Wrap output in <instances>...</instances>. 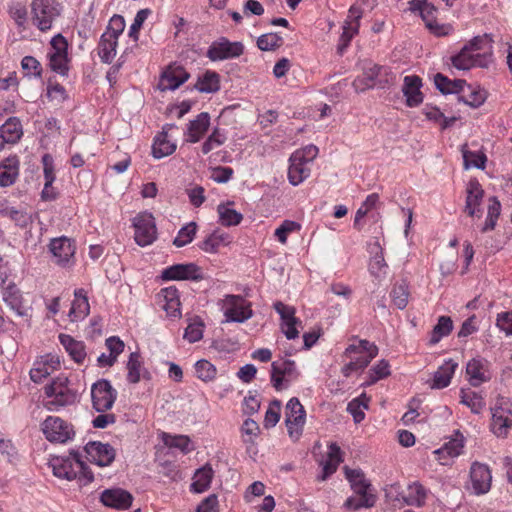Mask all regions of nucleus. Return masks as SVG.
Wrapping results in <instances>:
<instances>
[{"label":"nucleus","instance_id":"f257e3e1","mask_svg":"<svg viewBox=\"0 0 512 512\" xmlns=\"http://www.w3.org/2000/svg\"><path fill=\"white\" fill-rule=\"evenodd\" d=\"M345 475L356 494V496L349 497L346 500L345 506L352 510L372 507L375 503V497L369 493L371 484L362 470L345 467Z\"/></svg>","mask_w":512,"mask_h":512},{"label":"nucleus","instance_id":"f03ea898","mask_svg":"<svg viewBox=\"0 0 512 512\" xmlns=\"http://www.w3.org/2000/svg\"><path fill=\"white\" fill-rule=\"evenodd\" d=\"M378 354V348L368 340H358L345 349L344 355L350 361L342 367V373L349 377L352 372L365 369Z\"/></svg>","mask_w":512,"mask_h":512},{"label":"nucleus","instance_id":"7ed1b4c3","mask_svg":"<svg viewBox=\"0 0 512 512\" xmlns=\"http://www.w3.org/2000/svg\"><path fill=\"white\" fill-rule=\"evenodd\" d=\"M45 395L48 400L45 407L50 411H57L62 407L76 402L77 394L69 386L68 378L58 376L49 385L45 386Z\"/></svg>","mask_w":512,"mask_h":512},{"label":"nucleus","instance_id":"20e7f679","mask_svg":"<svg viewBox=\"0 0 512 512\" xmlns=\"http://www.w3.org/2000/svg\"><path fill=\"white\" fill-rule=\"evenodd\" d=\"M480 43H482V39L475 37L465 45L457 55L451 58L453 67L458 70H469L475 66L487 67L491 59L488 54L479 52Z\"/></svg>","mask_w":512,"mask_h":512},{"label":"nucleus","instance_id":"39448f33","mask_svg":"<svg viewBox=\"0 0 512 512\" xmlns=\"http://www.w3.org/2000/svg\"><path fill=\"white\" fill-rule=\"evenodd\" d=\"M61 10V4L56 0H33L31 3L33 24L41 31H48L60 16Z\"/></svg>","mask_w":512,"mask_h":512},{"label":"nucleus","instance_id":"423d86ee","mask_svg":"<svg viewBox=\"0 0 512 512\" xmlns=\"http://www.w3.org/2000/svg\"><path fill=\"white\" fill-rule=\"evenodd\" d=\"M491 410L493 433L498 437L506 436L512 428V402L506 397H498Z\"/></svg>","mask_w":512,"mask_h":512},{"label":"nucleus","instance_id":"0eeeda50","mask_svg":"<svg viewBox=\"0 0 512 512\" xmlns=\"http://www.w3.org/2000/svg\"><path fill=\"white\" fill-rule=\"evenodd\" d=\"M306 422V412L298 398H291L285 408V424L289 437L297 441L303 432Z\"/></svg>","mask_w":512,"mask_h":512},{"label":"nucleus","instance_id":"6e6552de","mask_svg":"<svg viewBox=\"0 0 512 512\" xmlns=\"http://www.w3.org/2000/svg\"><path fill=\"white\" fill-rule=\"evenodd\" d=\"M410 10L418 13L426 27L437 36L447 35L451 30V26L437 23V9L428 0H411Z\"/></svg>","mask_w":512,"mask_h":512},{"label":"nucleus","instance_id":"1a4fd4ad","mask_svg":"<svg viewBox=\"0 0 512 512\" xmlns=\"http://www.w3.org/2000/svg\"><path fill=\"white\" fill-rule=\"evenodd\" d=\"M41 430L50 442L65 443L75 434L73 426L58 416H48L41 423Z\"/></svg>","mask_w":512,"mask_h":512},{"label":"nucleus","instance_id":"9d476101","mask_svg":"<svg viewBox=\"0 0 512 512\" xmlns=\"http://www.w3.org/2000/svg\"><path fill=\"white\" fill-rule=\"evenodd\" d=\"M225 322L243 323L253 316L251 303L239 295H227L224 299Z\"/></svg>","mask_w":512,"mask_h":512},{"label":"nucleus","instance_id":"9b49d317","mask_svg":"<svg viewBox=\"0 0 512 512\" xmlns=\"http://www.w3.org/2000/svg\"><path fill=\"white\" fill-rule=\"evenodd\" d=\"M133 227L134 240L139 246L151 245L157 239V229L152 214L147 212L138 214L133 219Z\"/></svg>","mask_w":512,"mask_h":512},{"label":"nucleus","instance_id":"f8f14e48","mask_svg":"<svg viewBox=\"0 0 512 512\" xmlns=\"http://www.w3.org/2000/svg\"><path fill=\"white\" fill-rule=\"evenodd\" d=\"M244 52V45L241 42H231L221 37L211 43L206 56L211 61H223L240 57Z\"/></svg>","mask_w":512,"mask_h":512},{"label":"nucleus","instance_id":"ddd939ff","mask_svg":"<svg viewBox=\"0 0 512 512\" xmlns=\"http://www.w3.org/2000/svg\"><path fill=\"white\" fill-rule=\"evenodd\" d=\"M117 392L108 380L102 379L91 387L93 407L98 412H104L112 408L116 400Z\"/></svg>","mask_w":512,"mask_h":512},{"label":"nucleus","instance_id":"4468645a","mask_svg":"<svg viewBox=\"0 0 512 512\" xmlns=\"http://www.w3.org/2000/svg\"><path fill=\"white\" fill-rule=\"evenodd\" d=\"M50 465L56 477L70 481L77 478V468L82 467V461L77 452H72L69 457L53 458Z\"/></svg>","mask_w":512,"mask_h":512},{"label":"nucleus","instance_id":"2eb2a0df","mask_svg":"<svg viewBox=\"0 0 512 512\" xmlns=\"http://www.w3.org/2000/svg\"><path fill=\"white\" fill-rule=\"evenodd\" d=\"M85 452L87 459L100 467L109 466L116 456V451L110 444L98 441L88 442Z\"/></svg>","mask_w":512,"mask_h":512},{"label":"nucleus","instance_id":"dca6fc26","mask_svg":"<svg viewBox=\"0 0 512 512\" xmlns=\"http://www.w3.org/2000/svg\"><path fill=\"white\" fill-rule=\"evenodd\" d=\"M60 366L59 356L46 354L39 357L30 370V378L35 383L42 382L46 377L56 371Z\"/></svg>","mask_w":512,"mask_h":512},{"label":"nucleus","instance_id":"f3484780","mask_svg":"<svg viewBox=\"0 0 512 512\" xmlns=\"http://www.w3.org/2000/svg\"><path fill=\"white\" fill-rule=\"evenodd\" d=\"M296 364L292 360L280 359L271 364V382L276 390L283 388V381L296 378Z\"/></svg>","mask_w":512,"mask_h":512},{"label":"nucleus","instance_id":"a211bd4d","mask_svg":"<svg viewBox=\"0 0 512 512\" xmlns=\"http://www.w3.org/2000/svg\"><path fill=\"white\" fill-rule=\"evenodd\" d=\"M470 478L475 494H485L490 490L492 476L491 471L487 465L479 462L472 463L470 469Z\"/></svg>","mask_w":512,"mask_h":512},{"label":"nucleus","instance_id":"6ab92c4d","mask_svg":"<svg viewBox=\"0 0 512 512\" xmlns=\"http://www.w3.org/2000/svg\"><path fill=\"white\" fill-rule=\"evenodd\" d=\"M484 197V190L477 179H471L466 187V201L464 211L470 217L481 216V203Z\"/></svg>","mask_w":512,"mask_h":512},{"label":"nucleus","instance_id":"aec40b11","mask_svg":"<svg viewBox=\"0 0 512 512\" xmlns=\"http://www.w3.org/2000/svg\"><path fill=\"white\" fill-rule=\"evenodd\" d=\"M276 312L280 315L282 320V331L287 339H295L298 337L299 332L296 328V324L299 322L295 317L296 310L292 306L285 305L284 303L277 301L273 305Z\"/></svg>","mask_w":512,"mask_h":512},{"label":"nucleus","instance_id":"412c9836","mask_svg":"<svg viewBox=\"0 0 512 512\" xmlns=\"http://www.w3.org/2000/svg\"><path fill=\"white\" fill-rule=\"evenodd\" d=\"M189 73L182 66H169L162 74L158 88L161 91L175 90L189 79Z\"/></svg>","mask_w":512,"mask_h":512},{"label":"nucleus","instance_id":"4be33fe9","mask_svg":"<svg viewBox=\"0 0 512 512\" xmlns=\"http://www.w3.org/2000/svg\"><path fill=\"white\" fill-rule=\"evenodd\" d=\"M164 280H199L200 269L193 263L175 264L162 271Z\"/></svg>","mask_w":512,"mask_h":512},{"label":"nucleus","instance_id":"5701e85b","mask_svg":"<svg viewBox=\"0 0 512 512\" xmlns=\"http://www.w3.org/2000/svg\"><path fill=\"white\" fill-rule=\"evenodd\" d=\"M361 17L362 10L356 6H351L348 11L347 19L343 25V32L340 36L339 50L341 52L349 45L351 39L358 33Z\"/></svg>","mask_w":512,"mask_h":512},{"label":"nucleus","instance_id":"b1692460","mask_svg":"<svg viewBox=\"0 0 512 512\" xmlns=\"http://www.w3.org/2000/svg\"><path fill=\"white\" fill-rule=\"evenodd\" d=\"M157 303L168 316L179 317L181 315L179 292L176 287L169 286L161 289L157 295Z\"/></svg>","mask_w":512,"mask_h":512},{"label":"nucleus","instance_id":"393cba45","mask_svg":"<svg viewBox=\"0 0 512 512\" xmlns=\"http://www.w3.org/2000/svg\"><path fill=\"white\" fill-rule=\"evenodd\" d=\"M49 247L55 261L60 265L69 263L75 254V246L67 237L53 239Z\"/></svg>","mask_w":512,"mask_h":512},{"label":"nucleus","instance_id":"a878e982","mask_svg":"<svg viewBox=\"0 0 512 512\" xmlns=\"http://www.w3.org/2000/svg\"><path fill=\"white\" fill-rule=\"evenodd\" d=\"M100 499L105 506L125 510L131 506L133 497L123 489H107L102 492Z\"/></svg>","mask_w":512,"mask_h":512},{"label":"nucleus","instance_id":"bb28decb","mask_svg":"<svg viewBox=\"0 0 512 512\" xmlns=\"http://www.w3.org/2000/svg\"><path fill=\"white\" fill-rule=\"evenodd\" d=\"M464 448V437L457 431L455 436L446 442L441 448L434 451L437 459L442 465L448 464L449 458L458 457Z\"/></svg>","mask_w":512,"mask_h":512},{"label":"nucleus","instance_id":"cd10ccee","mask_svg":"<svg viewBox=\"0 0 512 512\" xmlns=\"http://www.w3.org/2000/svg\"><path fill=\"white\" fill-rule=\"evenodd\" d=\"M422 80L419 76L408 75L404 77L402 92L406 97V104L409 107H416L423 102V94L420 91Z\"/></svg>","mask_w":512,"mask_h":512},{"label":"nucleus","instance_id":"c85d7f7f","mask_svg":"<svg viewBox=\"0 0 512 512\" xmlns=\"http://www.w3.org/2000/svg\"><path fill=\"white\" fill-rule=\"evenodd\" d=\"M23 135V129L20 120L17 117H10L0 127V151L5 144L17 143Z\"/></svg>","mask_w":512,"mask_h":512},{"label":"nucleus","instance_id":"c756f323","mask_svg":"<svg viewBox=\"0 0 512 512\" xmlns=\"http://www.w3.org/2000/svg\"><path fill=\"white\" fill-rule=\"evenodd\" d=\"M487 364V361L481 358H474L467 363L466 373L472 386L477 387L490 379Z\"/></svg>","mask_w":512,"mask_h":512},{"label":"nucleus","instance_id":"7c9ffc66","mask_svg":"<svg viewBox=\"0 0 512 512\" xmlns=\"http://www.w3.org/2000/svg\"><path fill=\"white\" fill-rule=\"evenodd\" d=\"M90 311L87 293L84 289L74 291V300L69 311V317L72 322L84 319Z\"/></svg>","mask_w":512,"mask_h":512},{"label":"nucleus","instance_id":"2f4dec72","mask_svg":"<svg viewBox=\"0 0 512 512\" xmlns=\"http://www.w3.org/2000/svg\"><path fill=\"white\" fill-rule=\"evenodd\" d=\"M210 125V115L207 112H202L197 117L189 122L187 128L188 141L191 143L198 142L203 135L207 132Z\"/></svg>","mask_w":512,"mask_h":512},{"label":"nucleus","instance_id":"473e14b6","mask_svg":"<svg viewBox=\"0 0 512 512\" xmlns=\"http://www.w3.org/2000/svg\"><path fill=\"white\" fill-rule=\"evenodd\" d=\"M60 343L64 346L70 357L78 364H82L87 356L85 345L82 341H77L70 335L60 334Z\"/></svg>","mask_w":512,"mask_h":512},{"label":"nucleus","instance_id":"72a5a7b5","mask_svg":"<svg viewBox=\"0 0 512 512\" xmlns=\"http://www.w3.org/2000/svg\"><path fill=\"white\" fill-rule=\"evenodd\" d=\"M434 83L437 89L443 94H462L466 87V81L462 79L450 80L441 73L434 76Z\"/></svg>","mask_w":512,"mask_h":512},{"label":"nucleus","instance_id":"f704fd0d","mask_svg":"<svg viewBox=\"0 0 512 512\" xmlns=\"http://www.w3.org/2000/svg\"><path fill=\"white\" fill-rule=\"evenodd\" d=\"M289 161L288 180L291 185L297 186L310 176L311 170L307 163L296 160L293 156L290 157Z\"/></svg>","mask_w":512,"mask_h":512},{"label":"nucleus","instance_id":"c9c22d12","mask_svg":"<svg viewBox=\"0 0 512 512\" xmlns=\"http://www.w3.org/2000/svg\"><path fill=\"white\" fill-rule=\"evenodd\" d=\"M458 364L449 359L441 365L434 374L432 388L442 389L447 387L455 373Z\"/></svg>","mask_w":512,"mask_h":512},{"label":"nucleus","instance_id":"e433bc0d","mask_svg":"<svg viewBox=\"0 0 512 512\" xmlns=\"http://www.w3.org/2000/svg\"><path fill=\"white\" fill-rule=\"evenodd\" d=\"M118 40L109 33H103L98 43V55L102 62L110 64L116 56Z\"/></svg>","mask_w":512,"mask_h":512},{"label":"nucleus","instance_id":"4c0bfd02","mask_svg":"<svg viewBox=\"0 0 512 512\" xmlns=\"http://www.w3.org/2000/svg\"><path fill=\"white\" fill-rule=\"evenodd\" d=\"M4 302L16 312L19 316L26 315V309L23 304V299L20 290L16 285H8L3 293Z\"/></svg>","mask_w":512,"mask_h":512},{"label":"nucleus","instance_id":"58836bf2","mask_svg":"<svg viewBox=\"0 0 512 512\" xmlns=\"http://www.w3.org/2000/svg\"><path fill=\"white\" fill-rule=\"evenodd\" d=\"M195 89L201 93H215L220 89V76L214 71H206L198 77Z\"/></svg>","mask_w":512,"mask_h":512},{"label":"nucleus","instance_id":"ea45409f","mask_svg":"<svg viewBox=\"0 0 512 512\" xmlns=\"http://www.w3.org/2000/svg\"><path fill=\"white\" fill-rule=\"evenodd\" d=\"M402 499L406 505L421 507L426 500V490L420 483L415 482L408 486Z\"/></svg>","mask_w":512,"mask_h":512},{"label":"nucleus","instance_id":"a19ab883","mask_svg":"<svg viewBox=\"0 0 512 512\" xmlns=\"http://www.w3.org/2000/svg\"><path fill=\"white\" fill-rule=\"evenodd\" d=\"M382 71L386 72V69L382 66L372 64L369 67L365 68L363 75L367 82L365 85H362V80H354L352 85L358 92H363L369 88L374 87L375 79L381 74Z\"/></svg>","mask_w":512,"mask_h":512},{"label":"nucleus","instance_id":"79ce46f5","mask_svg":"<svg viewBox=\"0 0 512 512\" xmlns=\"http://www.w3.org/2000/svg\"><path fill=\"white\" fill-rule=\"evenodd\" d=\"M18 175V162L15 159H7L0 165V186L12 185Z\"/></svg>","mask_w":512,"mask_h":512},{"label":"nucleus","instance_id":"37998d69","mask_svg":"<svg viewBox=\"0 0 512 512\" xmlns=\"http://www.w3.org/2000/svg\"><path fill=\"white\" fill-rule=\"evenodd\" d=\"M213 478V470L210 466H204L198 469L194 475V481L191 484V489L194 492L201 493L207 490Z\"/></svg>","mask_w":512,"mask_h":512},{"label":"nucleus","instance_id":"c03bdc74","mask_svg":"<svg viewBox=\"0 0 512 512\" xmlns=\"http://www.w3.org/2000/svg\"><path fill=\"white\" fill-rule=\"evenodd\" d=\"M0 214L12 220L17 226L26 228L32 223V217L23 209H16L15 207L6 206L0 210Z\"/></svg>","mask_w":512,"mask_h":512},{"label":"nucleus","instance_id":"a18cd8bd","mask_svg":"<svg viewBox=\"0 0 512 512\" xmlns=\"http://www.w3.org/2000/svg\"><path fill=\"white\" fill-rule=\"evenodd\" d=\"M453 329V321L449 316H440L437 324L434 326L430 344H437L443 337L448 336Z\"/></svg>","mask_w":512,"mask_h":512},{"label":"nucleus","instance_id":"49530a36","mask_svg":"<svg viewBox=\"0 0 512 512\" xmlns=\"http://www.w3.org/2000/svg\"><path fill=\"white\" fill-rule=\"evenodd\" d=\"M460 398V403L469 407L475 414L480 413L485 406L482 396L475 391L461 389Z\"/></svg>","mask_w":512,"mask_h":512},{"label":"nucleus","instance_id":"de8ad7c7","mask_svg":"<svg viewBox=\"0 0 512 512\" xmlns=\"http://www.w3.org/2000/svg\"><path fill=\"white\" fill-rule=\"evenodd\" d=\"M501 212V204L496 197H491L489 199L487 217L484 225L481 228L482 233H486L495 228L497 220L500 216Z\"/></svg>","mask_w":512,"mask_h":512},{"label":"nucleus","instance_id":"09e8293b","mask_svg":"<svg viewBox=\"0 0 512 512\" xmlns=\"http://www.w3.org/2000/svg\"><path fill=\"white\" fill-rule=\"evenodd\" d=\"M167 134L163 133L158 136L152 146V154L156 159H161L163 157L171 155L175 149L176 145L169 140L166 139Z\"/></svg>","mask_w":512,"mask_h":512},{"label":"nucleus","instance_id":"8fccbe9b","mask_svg":"<svg viewBox=\"0 0 512 512\" xmlns=\"http://www.w3.org/2000/svg\"><path fill=\"white\" fill-rule=\"evenodd\" d=\"M463 163L465 169L478 168L484 169L487 157L482 152H474L466 149V145L462 148Z\"/></svg>","mask_w":512,"mask_h":512},{"label":"nucleus","instance_id":"3c124183","mask_svg":"<svg viewBox=\"0 0 512 512\" xmlns=\"http://www.w3.org/2000/svg\"><path fill=\"white\" fill-rule=\"evenodd\" d=\"M217 211L219 214V220L221 224L227 227L236 226L243 219L241 213L237 212L236 210L230 208L228 205L225 204L218 205Z\"/></svg>","mask_w":512,"mask_h":512},{"label":"nucleus","instance_id":"603ef678","mask_svg":"<svg viewBox=\"0 0 512 512\" xmlns=\"http://www.w3.org/2000/svg\"><path fill=\"white\" fill-rule=\"evenodd\" d=\"M409 289H408V284L404 281H402L401 283H398V284H395L392 291H391V299H392V302L393 304L398 308V309H404L407 304H408V300H409Z\"/></svg>","mask_w":512,"mask_h":512},{"label":"nucleus","instance_id":"864d4df0","mask_svg":"<svg viewBox=\"0 0 512 512\" xmlns=\"http://www.w3.org/2000/svg\"><path fill=\"white\" fill-rule=\"evenodd\" d=\"M485 98L486 96L484 91L476 90L467 84L464 88V93L458 97L460 101H463L471 107H479L485 101Z\"/></svg>","mask_w":512,"mask_h":512},{"label":"nucleus","instance_id":"5fc2aeb1","mask_svg":"<svg viewBox=\"0 0 512 512\" xmlns=\"http://www.w3.org/2000/svg\"><path fill=\"white\" fill-rule=\"evenodd\" d=\"M195 373L200 380L210 382L216 378L217 369L208 360L201 359L195 364Z\"/></svg>","mask_w":512,"mask_h":512},{"label":"nucleus","instance_id":"6e6d98bb","mask_svg":"<svg viewBox=\"0 0 512 512\" xmlns=\"http://www.w3.org/2000/svg\"><path fill=\"white\" fill-rule=\"evenodd\" d=\"M163 441L166 446L171 448H177L183 453H189L193 448L191 446V441L188 436L185 435H169L164 434Z\"/></svg>","mask_w":512,"mask_h":512},{"label":"nucleus","instance_id":"4d7b16f0","mask_svg":"<svg viewBox=\"0 0 512 512\" xmlns=\"http://www.w3.org/2000/svg\"><path fill=\"white\" fill-rule=\"evenodd\" d=\"M140 358L141 357L137 352H133L129 356V360L127 363V370H128L127 380L130 383L135 384L140 381L141 368H142V363H141Z\"/></svg>","mask_w":512,"mask_h":512},{"label":"nucleus","instance_id":"13d9d810","mask_svg":"<svg viewBox=\"0 0 512 512\" xmlns=\"http://www.w3.org/2000/svg\"><path fill=\"white\" fill-rule=\"evenodd\" d=\"M283 43V38L277 33H266L258 37L257 46L262 51H271L280 47Z\"/></svg>","mask_w":512,"mask_h":512},{"label":"nucleus","instance_id":"bf43d9fd","mask_svg":"<svg viewBox=\"0 0 512 512\" xmlns=\"http://www.w3.org/2000/svg\"><path fill=\"white\" fill-rule=\"evenodd\" d=\"M196 230L197 225L195 222H190L182 227L173 241L174 245L177 247H183L192 242L195 237Z\"/></svg>","mask_w":512,"mask_h":512},{"label":"nucleus","instance_id":"052dcab7","mask_svg":"<svg viewBox=\"0 0 512 512\" xmlns=\"http://www.w3.org/2000/svg\"><path fill=\"white\" fill-rule=\"evenodd\" d=\"M226 136L220 129L215 128L210 136L206 139V141L202 145V153L208 154L211 151L217 149L222 146L226 141Z\"/></svg>","mask_w":512,"mask_h":512},{"label":"nucleus","instance_id":"680f3d73","mask_svg":"<svg viewBox=\"0 0 512 512\" xmlns=\"http://www.w3.org/2000/svg\"><path fill=\"white\" fill-rule=\"evenodd\" d=\"M300 224L292 220H284L282 224L275 230L274 235L282 244L287 242L288 235L292 232L299 231Z\"/></svg>","mask_w":512,"mask_h":512},{"label":"nucleus","instance_id":"e2e57ef3","mask_svg":"<svg viewBox=\"0 0 512 512\" xmlns=\"http://www.w3.org/2000/svg\"><path fill=\"white\" fill-rule=\"evenodd\" d=\"M241 432L245 444L254 443V439L260 433V428L256 421L248 418L243 422Z\"/></svg>","mask_w":512,"mask_h":512},{"label":"nucleus","instance_id":"0e129e2a","mask_svg":"<svg viewBox=\"0 0 512 512\" xmlns=\"http://www.w3.org/2000/svg\"><path fill=\"white\" fill-rule=\"evenodd\" d=\"M390 374V365L386 360L379 361L369 371L370 380L366 383L371 385L376 383L378 380L387 377Z\"/></svg>","mask_w":512,"mask_h":512},{"label":"nucleus","instance_id":"69168bd1","mask_svg":"<svg viewBox=\"0 0 512 512\" xmlns=\"http://www.w3.org/2000/svg\"><path fill=\"white\" fill-rule=\"evenodd\" d=\"M280 411L281 402L279 400H273L265 413L264 426L266 428L274 427L279 422Z\"/></svg>","mask_w":512,"mask_h":512},{"label":"nucleus","instance_id":"338daca9","mask_svg":"<svg viewBox=\"0 0 512 512\" xmlns=\"http://www.w3.org/2000/svg\"><path fill=\"white\" fill-rule=\"evenodd\" d=\"M226 239L227 236L224 234L212 233L200 244V248L205 252H216L220 245L226 242Z\"/></svg>","mask_w":512,"mask_h":512},{"label":"nucleus","instance_id":"774afa93","mask_svg":"<svg viewBox=\"0 0 512 512\" xmlns=\"http://www.w3.org/2000/svg\"><path fill=\"white\" fill-rule=\"evenodd\" d=\"M50 68L60 74L66 75L68 72V57L67 54H48Z\"/></svg>","mask_w":512,"mask_h":512}]
</instances>
